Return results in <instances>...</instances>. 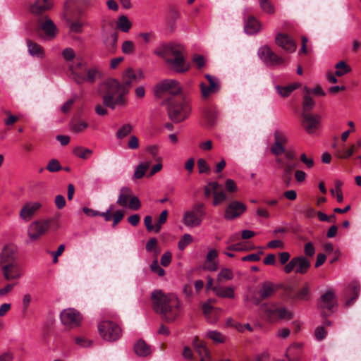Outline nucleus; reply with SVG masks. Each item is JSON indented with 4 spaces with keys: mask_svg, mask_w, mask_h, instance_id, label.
I'll list each match as a JSON object with an SVG mask.
<instances>
[{
    "mask_svg": "<svg viewBox=\"0 0 361 361\" xmlns=\"http://www.w3.org/2000/svg\"><path fill=\"white\" fill-rule=\"evenodd\" d=\"M152 309L164 322H173L179 316L180 302L173 293L165 294L161 290L152 292Z\"/></svg>",
    "mask_w": 361,
    "mask_h": 361,
    "instance_id": "obj_1",
    "label": "nucleus"
},
{
    "mask_svg": "<svg viewBox=\"0 0 361 361\" xmlns=\"http://www.w3.org/2000/svg\"><path fill=\"white\" fill-rule=\"evenodd\" d=\"M185 50L180 44H165L157 47L154 54L164 59L171 68L176 73H183L190 69L185 58Z\"/></svg>",
    "mask_w": 361,
    "mask_h": 361,
    "instance_id": "obj_2",
    "label": "nucleus"
},
{
    "mask_svg": "<svg viewBox=\"0 0 361 361\" xmlns=\"http://www.w3.org/2000/svg\"><path fill=\"white\" fill-rule=\"evenodd\" d=\"M99 94L102 98L104 105L114 110L116 106L126 105L127 99L125 96L128 94V90L118 80L109 78L99 85Z\"/></svg>",
    "mask_w": 361,
    "mask_h": 361,
    "instance_id": "obj_3",
    "label": "nucleus"
},
{
    "mask_svg": "<svg viewBox=\"0 0 361 361\" xmlns=\"http://www.w3.org/2000/svg\"><path fill=\"white\" fill-rule=\"evenodd\" d=\"M171 120L175 123L185 121L190 114L191 108L187 99L183 96L170 97L164 103Z\"/></svg>",
    "mask_w": 361,
    "mask_h": 361,
    "instance_id": "obj_4",
    "label": "nucleus"
},
{
    "mask_svg": "<svg viewBox=\"0 0 361 361\" xmlns=\"http://www.w3.org/2000/svg\"><path fill=\"white\" fill-rule=\"evenodd\" d=\"M83 63L78 62L75 66H70L69 71L73 80L78 85L87 82L93 84L96 81L97 77H100L102 73L97 67L90 68H83Z\"/></svg>",
    "mask_w": 361,
    "mask_h": 361,
    "instance_id": "obj_5",
    "label": "nucleus"
},
{
    "mask_svg": "<svg viewBox=\"0 0 361 361\" xmlns=\"http://www.w3.org/2000/svg\"><path fill=\"white\" fill-rule=\"evenodd\" d=\"M206 215L205 206L203 203L197 202L192 208L186 211L183 217V222L188 227H197Z\"/></svg>",
    "mask_w": 361,
    "mask_h": 361,
    "instance_id": "obj_6",
    "label": "nucleus"
},
{
    "mask_svg": "<svg viewBox=\"0 0 361 361\" xmlns=\"http://www.w3.org/2000/svg\"><path fill=\"white\" fill-rule=\"evenodd\" d=\"M99 336L106 341H116L122 336V329L116 323L110 320H104L98 324Z\"/></svg>",
    "mask_w": 361,
    "mask_h": 361,
    "instance_id": "obj_7",
    "label": "nucleus"
},
{
    "mask_svg": "<svg viewBox=\"0 0 361 361\" xmlns=\"http://www.w3.org/2000/svg\"><path fill=\"white\" fill-rule=\"evenodd\" d=\"M56 223L55 228H59L56 221L53 219L38 220L32 222L27 228V235L30 241L34 242L39 240L49 229L52 223Z\"/></svg>",
    "mask_w": 361,
    "mask_h": 361,
    "instance_id": "obj_8",
    "label": "nucleus"
},
{
    "mask_svg": "<svg viewBox=\"0 0 361 361\" xmlns=\"http://www.w3.org/2000/svg\"><path fill=\"white\" fill-rule=\"evenodd\" d=\"M182 92V87L178 81L172 79H166L159 82L154 88L156 97H161L165 93H169L174 97Z\"/></svg>",
    "mask_w": 361,
    "mask_h": 361,
    "instance_id": "obj_9",
    "label": "nucleus"
},
{
    "mask_svg": "<svg viewBox=\"0 0 361 361\" xmlns=\"http://www.w3.org/2000/svg\"><path fill=\"white\" fill-rule=\"evenodd\" d=\"M311 267V262L307 257L301 255L292 258L284 267V272L290 274L295 270V274H305Z\"/></svg>",
    "mask_w": 361,
    "mask_h": 361,
    "instance_id": "obj_10",
    "label": "nucleus"
},
{
    "mask_svg": "<svg viewBox=\"0 0 361 361\" xmlns=\"http://www.w3.org/2000/svg\"><path fill=\"white\" fill-rule=\"evenodd\" d=\"M262 308L270 321H274L275 319L290 320L293 317V312L286 307H276V305L270 307L263 305Z\"/></svg>",
    "mask_w": 361,
    "mask_h": 361,
    "instance_id": "obj_11",
    "label": "nucleus"
},
{
    "mask_svg": "<svg viewBox=\"0 0 361 361\" xmlns=\"http://www.w3.org/2000/svg\"><path fill=\"white\" fill-rule=\"evenodd\" d=\"M258 54L264 63L269 66H276L285 63V60L274 52L267 45L262 47L258 51Z\"/></svg>",
    "mask_w": 361,
    "mask_h": 361,
    "instance_id": "obj_12",
    "label": "nucleus"
},
{
    "mask_svg": "<svg viewBox=\"0 0 361 361\" xmlns=\"http://www.w3.org/2000/svg\"><path fill=\"white\" fill-rule=\"evenodd\" d=\"M301 125L308 134H312L319 129L321 123V116L310 112L302 113Z\"/></svg>",
    "mask_w": 361,
    "mask_h": 361,
    "instance_id": "obj_13",
    "label": "nucleus"
},
{
    "mask_svg": "<svg viewBox=\"0 0 361 361\" xmlns=\"http://www.w3.org/2000/svg\"><path fill=\"white\" fill-rule=\"evenodd\" d=\"M60 317L62 324L71 328L79 326L82 319L81 314L73 308L63 310L61 312Z\"/></svg>",
    "mask_w": 361,
    "mask_h": 361,
    "instance_id": "obj_14",
    "label": "nucleus"
},
{
    "mask_svg": "<svg viewBox=\"0 0 361 361\" xmlns=\"http://www.w3.org/2000/svg\"><path fill=\"white\" fill-rule=\"evenodd\" d=\"M42 204L39 201L26 202L22 206L19 212V217L25 222H29L42 208Z\"/></svg>",
    "mask_w": 361,
    "mask_h": 361,
    "instance_id": "obj_15",
    "label": "nucleus"
},
{
    "mask_svg": "<svg viewBox=\"0 0 361 361\" xmlns=\"http://www.w3.org/2000/svg\"><path fill=\"white\" fill-rule=\"evenodd\" d=\"M39 28L44 32V39L47 40H53L56 38L59 32V29L54 21L45 16L38 20Z\"/></svg>",
    "mask_w": 361,
    "mask_h": 361,
    "instance_id": "obj_16",
    "label": "nucleus"
},
{
    "mask_svg": "<svg viewBox=\"0 0 361 361\" xmlns=\"http://www.w3.org/2000/svg\"><path fill=\"white\" fill-rule=\"evenodd\" d=\"M274 142L271 145V152L275 156H279L285 152V145L288 142L287 135L281 130L274 132Z\"/></svg>",
    "mask_w": 361,
    "mask_h": 361,
    "instance_id": "obj_17",
    "label": "nucleus"
},
{
    "mask_svg": "<svg viewBox=\"0 0 361 361\" xmlns=\"http://www.w3.org/2000/svg\"><path fill=\"white\" fill-rule=\"evenodd\" d=\"M204 77L208 80L209 85H207L205 83L201 82L200 86L202 98L207 99L211 94L219 92L221 87V85L218 78L209 74H206Z\"/></svg>",
    "mask_w": 361,
    "mask_h": 361,
    "instance_id": "obj_18",
    "label": "nucleus"
},
{
    "mask_svg": "<svg viewBox=\"0 0 361 361\" xmlns=\"http://www.w3.org/2000/svg\"><path fill=\"white\" fill-rule=\"evenodd\" d=\"M18 247L13 243L6 244L0 252V266L17 262Z\"/></svg>",
    "mask_w": 361,
    "mask_h": 361,
    "instance_id": "obj_19",
    "label": "nucleus"
},
{
    "mask_svg": "<svg viewBox=\"0 0 361 361\" xmlns=\"http://www.w3.org/2000/svg\"><path fill=\"white\" fill-rule=\"evenodd\" d=\"M276 45L288 53H293L297 48L295 41L287 34L278 33L275 37Z\"/></svg>",
    "mask_w": 361,
    "mask_h": 361,
    "instance_id": "obj_20",
    "label": "nucleus"
},
{
    "mask_svg": "<svg viewBox=\"0 0 361 361\" xmlns=\"http://www.w3.org/2000/svg\"><path fill=\"white\" fill-rule=\"evenodd\" d=\"M337 306V300L335 293L333 290H328L319 298L318 307L322 310H328L333 311V308Z\"/></svg>",
    "mask_w": 361,
    "mask_h": 361,
    "instance_id": "obj_21",
    "label": "nucleus"
},
{
    "mask_svg": "<svg viewBox=\"0 0 361 361\" xmlns=\"http://www.w3.org/2000/svg\"><path fill=\"white\" fill-rule=\"evenodd\" d=\"M245 210V204L238 201H233L226 208L224 217L226 219L232 220L240 216Z\"/></svg>",
    "mask_w": 361,
    "mask_h": 361,
    "instance_id": "obj_22",
    "label": "nucleus"
},
{
    "mask_svg": "<svg viewBox=\"0 0 361 361\" xmlns=\"http://www.w3.org/2000/svg\"><path fill=\"white\" fill-rule=\"evenodd\" d=\"M1 270L6 280H13L21 276L20 269L17 262L1 265Z\"/></svg>",
    "mask_w": 361,
    "mask_h": 361,
    "instance_id": "obj_23",
    "label": "nucleus"
},
{
    "mask_svg": "<svg viewBox=\"0 0 361 361\" xmlns=\"http://www.w3.org/2000/svg\"><path fill=\"white\" fill-rule=\"evenodd\" d=\"M276 290L277 288L273 283L270 281H265L263 283L262 288L259 291V299L256 300V305L259 304L262 300L271 297Z\"/></svg>",
    "mask_w": 361,
    "mask_h": 361,
    "instance_id": "obj_24",
    "label": "nucleus"
},
{
    "mask_svg": "<svg viewBox=\"0 0 361 361\" xmlns=\"http://www.w3.org/2000/svg\"><path fill=\"white\" fill-rule=\"evenodd\" d=\"M53 6V0H36L31 6L30 11L35 15H39L49 11Z\"/></svg>",
    "mask_w": 361,
    "mask_h": 361,
    "instance_id": "obj_25",
    "label": "nucleus"
},
{
    "mask_svg": "<svg viewBox=\"0 0 361 361\" xmlns=\"http://www.w3.org/2000/svg\"><path fill=\"white\" fill-rule=\"evenodd\" d=\"M209 185H211L214 195V205H218L226 200V195L223 191L222 186L220 184L217 182H210Z\"/></svg>",
    "mask_w": 361,
    "mask_h": 361,
    "instance_id": "obj_26",
    "label": "nucleus"
},
{
    "mask_svg": "<svg viewBox=\"0 0 361 361\" xmlns=\"http://www.w3.org/2000/svg\"><path fill=\"white\" fill-rule=\"evenodd\" d=\"M26 43L28 49V52L31 56L39 59H44L45 57L44 49L40 44L34 42L29 39L26 40Z\"/></svg>",
    "mask_w": 361,
    "mask_h": 361,
    "instance_id": "obj_27",
    "label": "nucleus"
},
{
    "mask_svg": "<svg viewBox=\"0 0 361 361\" xmlns=\"http://www.w3.org/2000/svg\"><path fill=\"white\" fill-rule=\"evenodd\" d=\"M360 291V287L357 283L353 282L349 285L347 293L348 296H349V299L345 302L346 307H349L354 302V301L358 298Z\"/></svg>",
    "mask_w": 361,
    "mask_h": 361,
    "instance_id": "obj_28",
    "label": "nucleus"
},
{
    "mask_svg": "<svg viewBox=\"0 0 361 361\" xmlns=\"http://www.w3.org/2000/svg\"><path fill=\"white\" fill-rule=\"evenodd\" d=\"M212 290L216 295L222 298H235L234 288L233 287H222L220 286H215L212 288Z\"/></svg>",
    "mask_w": 361,
    "mask_h": 361,
    "instance_id": "obj_29",
    "label": "nucleus"
},
{
    "mask_svg": "<svg viewBox=\"0 0 361 361\" xmlns=\"http://www.w3.org/2000/svg\"><path fill=\"white\" fill-rule=\"evenodd\" d=\"M260 24L253 16L247 18L245 23L244 29L246 33L253 35L259 30Z\"/></svg>",
    "mask_w": 361,
    "mask_h": 361,
    "instance_id": "obj_30",
    "label": "nucleus"
},
{
    "mask_svg": "<svg viewBox=\"0 0 361 361\" xmlns=\"http://www.w3.org/2000/svg\"><path fill=\"white\" fill-rule=\"evenodd\" d=\"M135 353L139 356H147L151 354V348L143 340H139L134 345Z\"/></svg>",
    "mask_w": 361,
    "mask_h": 361,
    "instance_id": "obj_31",
    "label": "nucleus"
},
{
    "mask_svg": "<svg viewBox=\"0 0 361 361\" xmlns=\"http://www.w3.org/2000/svg\"><path fill=\"white\" fill-rule=\"evenodd\" d=\"M132 196V191L129 188L123 187L120 190V194L118 195L116 203L121 207H126L128 204V202Z\"/></svg>",
    "mask_w": 361,
    "mask_h": 361,
    "instance_id": "obj_32",
    "label": "nucleus"
},
{
    "mask_svg": "<svg viewBox=\"0 0 361 361\" xmlns=\"http://www.w3.org/2000/svg\"><path fill=\"white\" fill-rule=\"evenodd\" d=\"M87 123L76 118H73L69 123L70 130L75 133L82 132L87 128Z\"/></svg>",
    "mask_w": 361,
    "mask_h": 361,
    "instance_id": "obj_33",
    "label": "nucleus"
},
{
    "mask_svg": "<svg viewBox=\"0 0 361 361\" xmlns=\"http://www.w3.org/2000/svg\"><path fill=\"white\" fill-rule=\"evenodd\" d=\"M295 164L288 163L283 167V171L281 175L282 180L286 185L288 187L292 180V171L295 169Z\"/></svg>",
    "mask_w": 361,
    "mask_h": 361,
    "instance_id": "obj_34",
    "label": "nucleus"
},
{
    "mask_svg": "<svg viewBox=\"0 0 361 361\" xmlns=\"http://www.w3.org/2000/svg\"><path fill=\"white\" fill-rule=\"evenodd\" d=\"M135 79L136 74L134 71L131 68H128L123 74V83L121 85L129 90L133 81Z\"/></svg>",
    "mask_w": 361,
    "mask_h": 361,
    "instance_id": "obj_35",
    "label": "nucleus"
},
{
    "mask_svg": "<svg viewBox=\"0 0 361 361\" xmlns=\"http://www.w3.org/2000/svg\"><path fill=\"white\" fill-rule=\"evenodd\" d=\"M68 22L69 32L76 34H80L83 32L84 26L87 25L86 23L78 19L75 20H67Z\"/></svg>",
    "mask_w": 361,
    "mask_h": 361,
    "instance_id": "obj_36",
    "label": "nucleus"
},
{
    "mask_svg": "<svg viewBox=\"0 0 361 361\" xmlns=\"http://www.w3.org/2000/svg\"><path fill=\"white\" fill-rule=\"evenodd\" d=\"M73 153L75 156L79 158L82 159H87L91 157L93 152L92 149L88 148H85L82 146H78L73 149Z\"/></svg>",
    "mask_w": 361,
    "mask_h": 361,
    "instance_id": "obj_37",
    "label": "nucleus"
},
{
    "mask_svg": "<svg viewBox=\"0 0 361 361\" xmlns=\"http://www.w3.org/2000/svg\"><path fill=\"white\" fill-rule=\"evenodd\" d=\"M300 86V84L298 83H293L288 86L281 87V86H276V90L278 93L283 97H286L289 96L293 91L296 90Z\"/></svg>",
    "mask_w": 361,
    "mask_h": 361,
    "instance_id": "obj_38",
    "label": "nucleus"
},
{
    "mask_svg": "<svg viewBox=\"0 0 361 361\" xmlns=\"http://www.w3.org/2000/svg\"><path fill=\"white\" fill-rule=\"evenodd\" d=\"M335 75L341 77L351 71L350 67L343 61H339L335 65Z\"/></svg>",
    "mask_w": 361,
    "mask_h": 361,
    "instance_id": "obj_39",
    "label": "nucleus"
},
{
    "mask_svg": "<svg viewBox=\"0 0 361 361\" xmlns=\"http://www.w3.org/2000/svg\"><path fill=\"white\" fill-rule=\"evenodd\" d=\"M151 162L150 161H146L144 163L140 164L135 169L133 178L135 179H140L142 178L147 169L149 168Z\"/></svg>",
    "mask_w": 361,
    "mask_h": 361,
    "instance_id": "obj_40",
    "label": "nucleus"
},
{
    "mask_svg": "<svg viewBox=\"0 0 361 361\" xmlns=\"http://www.w3.org/2000/svg\"><path fill=\"white\" fill-rule=\"evenodd\" d=\"M132 24L126 16H122L118 18L117 22V27L122 32H128Z\"/></svg>",
    "mask_w": 361,
    "mask_h": 361,
    "instance_id": "obj_41",
    "label": "nucleus"
},
{
    "mask_svg": "<svg viewBox=\"0 0 361 361\" xmlns=\"http://www.w3.org/2000/svg\"><path fill=\"white\" fill-rule=\"evenodd\" d=\"M133 130V126L130 123L123 125L116 132V136L118 140H122L128 136Z\"/></svg>",
    "mask_w": 361,
    "mask_h": 361,
    "instance_id": "obj_42",
    "label": "nucleus"
},
{
    "mask_svg": "<svg viewBox=\"0 0 361 361\" xmlns=\"http://www.w3.org/2000/svg\"><path fill=\"white\" fill-rule=\"evenodd\" d=\"M233 278V273L231 269L222 268L219 272L216 279L221 282L224 281L231 280Z\"/></svg>",
    "mask_w": 361,
    "mask_h": 361,
    "instance_id": "obj_43",
    "label": "nucleus"
},
{
    "mask_svg": "<svg viewBox=\"0 0 361 361\" xmlns=\"http://www.w3.org/2000/svg\"><path fill=\"white\" fill-rule=\"evenodd\" d=\"M207 336L217 343H223L226 341L225 336L217 331H209L207 333Z\"/></svg>",
    "mask_w": 361,
    "mask_h": 361,
    "instance_id": "obj_44",
    "label": "nucleus"
},
{
    "mask_svg": "<svg viewBox=\"0 0 361 361\" xmlns=\"http://www.w3.org/2000/svg\"><path fill=\"white\" fill-rule=\"evenodd\" d=\"M168 214L169 213L166 209L161 212L157 223L154 225V231L155 233H159L161 231L162 225L166 222Z\"/></svg>",
    "mask_w": 361,
    "mask_h": 361,
    "instance_id": "obj_45",
    "label": "nucleus"
},
{
    "mask_svg": "<svg viewBox=\"0 0 361 361\" xmlns=\"http://www.w3.org/2000/svg\"><path fill=\"white\" fill-rule=\"evenodd\" d=\"M314 101L307 94H305L302 103V112H310L314 106Z\"/></svg>",
    "mask_w": 361,
    "mask_h": 361,
    "instance_id": "obj_46",
    "label": "nucleus"
},
{
    "mask_svg": "<svg viewBox=\"0 0 361 361\" xmlns=\"http://www.w3.org/2000/svg\"><path fill=\"white\" fill-rule=\"evenodd\" d=\"M361 148V139L357 140L356 144L352 145L350 148L346 150L342 155L340 156L341 159H348L350 157L355 151H358Z\"/></svg>",
    "mask_w": 361,
    "mask_h": 361,
    "instance_id": "obj_47",
    "label": "nucleus"
},
{
    "mask_svg": "<svg viewBox=\"0 0 361 361\" xmlns=\"http://www.w3.org/2000/svg\"><path fill=\"white\" fill-rule=\"evenodd\" d=\"M204 117L207 121V125L209 127H212L214 126L217 117V114L215 111L212 109L206 110L204 112Z\"/></svg>",
    "mask_w": 361,
    "mask_h": 361,
    "instance_id": "obj_48",
    "label": "nucleus"
},
{
    "mask_svg": "<svg viewBox=\"0 0 361 361\" xmlns=\"http://www.w3.org/2000/svg\"><path fill=\"white\" fill-rule=\"evenodd\" d=\"M192 242V237L190 234L185 233L179 240L178 247L180 250H183L189 244Z\"/></svg>",
    "mask_w": 361,
    "mask_h": 361,
    "instance_id": "obj_49",
    "label": "nucleus"
},
{
    "mask_svg": "<svg viewBox=\"0 0 361 361\" xmlns=\"http://www.w3.org/2000/svg\"><path fill=\"white\" fill-rule=\"evenodd\" d=\"M261 8L269 14H273L275 11L274 7L269 0H259Z\"/></svg>",
    "mask_w": 361,
    "mask_h": 361,
    "instance_id": "obj_50",
    "label": "nucleus"
},
{
    "mask_svg": "<svg viewBox=\"0 0 361 361\" xmlns=\"http://www.w3.org/2000/svg\"><path fill=\"white\" fill-rule=\"evenodd\" d=\"M195 349L197 351L199 356L200 357V359L202 357H204V358L209 357V351L208 348H207L204 342L202 344H200V345L196 346V348H195Z\"/></svg>",
    "mask_w": 361,
    "mask_h": 361,
    "instance_id": "obj_51",
    "label": "nucleus"
},
{
    "mask_svg": "<svg viewBox=\"0 0 361 361\" xmlns=\"http://www.w3.org/2000/svg\"><path fill=\"white\" fill-rule=\"evenodd\" d=\"M61 169L62 167L60 164V162L55 159H51L47 166V169L49 172H57L59 171Z\"/></svg>",
    "mask_w": 361,
    "mask_h": 361,
    "instance_id": "obj_52",
    "label": "nucleus"
},
{
    "mask_svg": "<svg viewBox=\"0 0 361 361\" xmlns=\"http://www.w3.org/2000/svg\"><path fill=\"white\" fill-rule=\"evenodd\" d=\"M197 168L200 173H209L210 167L204 159H199Z\"/></svg>",
    "mask_w": 361,
    "mask_h": 361,
    "instance_id": "obj_53",
    "label": "nucleus"
},
{
    "mask_svg": "<svg viewBox=\"0 0 361 361\" xmlns=\"http://www.w3.org/2000/svg\"><path fill=\"white\" fill-rule=\"evenodd\" d=\"M122 51L126 54H131L135 51V45L132 41L126 40L122 44Z\"/></svg>",
    "mask_w": 361,
    "mask_h": 361,
    "instance_id": "obj_54",
    "label": "nucleus"
},
{
    "mask_svg": "<svg viewBox=\"0 0 361 361\" xmlns=\"http://www.w3.org/2000/svg\"><path fill=\"white\" fill-rule=\"evenodd\" d=\"M150 269L152 272L158 274L159 276H163L165 274V271L159 266L157 259L151 264Z\"/></svg>",
    "mask_w": 361,
    "mask_h": 361,
    "instance_id": "obj_55",
    "label": "nucleus"
},
{
    "mask_svg": "<svg viewBox=\"0 0 361 361\" xmlns=\"http://www.w3.org/2000/svg\"><path fill=\"white\" fill-rule=\"evenodd\" d=\"M62 56L66 61H71L75 57V53L72 48L67 47L63 50Z\"/></svg>",
    "mask_w": 361,
    "mask_h": 361,
    "instance_id": "obj_56",
    "label": "nucleus"
},
{
    "mask_svg": "<svg viewBox=\"0 0 361 361\" xmlns=\"http://www.w3.org/2000/svg\"><path fill=\"white\" fill-rule=\"evenodd\" d=\"M326 334L327 331H326L324 326H319L315 329L314 336L318 341L324 339L326 336Z\"/></svg>",
    "mask_w": 361,
    "mask_h": 361,
    "instance_id": "obj_57",
    "label": "nucleus"
},
{
    "mask_svg": "<svg viewBox=\"0 0 361 361\" xmlns=\"http://www.w3.org/2000/svg\"><path fill=\"white\" fill-rule=\"evenodd\" d=\"M310 294L308 286H305L301 290L298 291L296 295L297 298L303 300H307Z\"/></svg>",
    "mask_w": 361,
    "mask_h": 361,
    "instance_id": "obj_58",
    "label": "nucleus"
},
{
    "mask_svg": "<svg viewBox=\"0 0 361 361\" xmlns=\"http://www.w3.org/2000/svg\"><path fill=\"white\" fill-rule=\"evenodd\" d=\"M192 61L196 64L197 68H202L205 64V59L202 55L195 54L192 56Z\"/></svg>",
    "mask_w": 361,
    "mask_h": 361,
    "instance_id": "obj_59",
    "label": "nucleus"
},
{
    "mask_svg": "<svg viewBox=\"0 0 361 361\" xmlns=\"http://www.w3.org/2000/svg\"><path fill=\"white\" fill-rule=\"evenodd\" d=\"M304 252L306 256L313 257L315 254V248L313 244L310 242L305 244Z\"/></svg>",
    "mask_w": 361,
    "mask_h": 361,
    "instance_id": "obj_60",
    "label": "nucleus"
},
{
    "mask_svg": "<svg viewBox=\"0 0 361 361\" xmlns=\"http://www.w3.org/2000/svg\"><path fill=\"white\" fill-rule=\"evenodd\" d=\"M54 202L56 208L59 209L64 208L66 204L65 197L62 195H57L55 197Z\"/></svg>",
    "mask_w": 361,
    "mask_h": 361,
    "instance_id": "obj_61",
    "label": "nucleus"
},
{
    "mask_svg": "<svg viewBox=\"0 0 361 361\" xmlns=\"http://www.w3.org/2000/svg\"><path fill=\"white\" fill-rule=\"evenodd\" d=\"M141 203L137 197H132L129 200V207L133 210H137L140 208Z\"/></svg>",
    "mask_w": 361,
    "mask_h": 361,
    "instance_id": "obj_62",
    "label": "nucleus"
},
{
    "mask_svg": "<svg viewBox=\"0 0 361 361\" xmlns=\"http://www.w3.org/2000/svg\"><path fill=\"white\" fill-rule=\"evenodd\" d=\"M124 217V213L121 210H117L114 215H112L113 224L112 226L115 227Z\"/></svg>",
    "mask_w": 361,
    "mask_h": 361,
    "instance_id": "obj_63",
    "label": "nucleus"
},
{
    "mask_svg": "<svg viewBox=\"0 0 361 361\" xmlns=\"http://www.w3.org/2000/svg\"><path fill=\"white\" fill-rule=\"evenodd\" d=\"M172 255L170 252H165L161 257V264L164 267H167L171 262Z\"/></svg>",
    "mask_w": 361,
    "mask_h": 361,
    "instance_id": "obj_64",
    "label": "nucleus"
}]
</instances>
